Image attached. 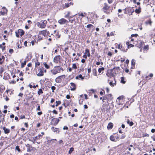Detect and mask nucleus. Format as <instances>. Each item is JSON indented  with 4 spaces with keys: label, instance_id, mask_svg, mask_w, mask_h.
I'll use <instances>...</instances> for the list:
<instances>
[{
    "label": "nucleus",
    "instance_id": "c85d7f7f",
    "mask_svg": "<svg viewBox=\"0 0 155 155\" xmlns=\"http://www.w3.org/2000/svg\"><path fill=\"white\" fill-rule=\"evenodd\" d=\"M73 3L71 2L68 3H65V6L67 7L68 8L71 5H73Z\"/></svg>",
    "mask_w": 155,
    "mask_h": 155
},
{
    "label": "nucleus",
    "instance_id": "e433bc0d",
    "mask_svg": "<svg viewBox=\"0 0 155 155\" xmlns=\"http://www.w3.org/2000/svg\"><path fill=\"white\" fill-rule=\"evenodd\" d=\"M56 104L55 105V106L57 107L58 106L59 104H60L61 103V102L60 101H56Z\"/></svg>",
    "mask_w": 155,
    "mask_h": 155
},
{
    "label": "nucleus",
    "instance_id": "cd10ccee",
    "mask_svg": "<svg viewBox=\"0 0 155 155\" xmlns=\"http://www.w3.org/2000/svg\"><path fill=\"white\" fill-rule=\"evenodd\" d=\"M144 44V42L143 41H140L138 45V47L140 48H141L143 46V45Z\"/></svg>",
    "mask_w": 155,
    "mask_h": 155
},
{
    "label": "nucleus",
    "instance_id": "603ef678",
    "mask_svg": "<svg viewBox=\"0 0 155 155\" xmlns=\"http://www.w3.org/2000/svg\"><path fill=\"white\" fill-rule=\"evenodd\" d=\"M47 23V21L46 20L43 21L41 23L43 24L44 25H46Z\"/></svg>",
    "mask_w": 155,
    "mask_h": 155
},
{
    "label": "nucleus",
    "instance_id": "6ab92c4d",
    "mask_svg": "<svg viewBox=\"0 0 155 155\" xmlns=\"http://www.w3.org/2000/svg\"><path fill=\"white\" fill-rule=\"evenodd\" d=\"M113 126V124L112 123H109L107 125V128L108 129H111Z\"/></svg>",
    "mask_w": 155,
    "mask_h": 155
},
{
    "label": "nucleus",
    "instance_id": "9b49d317",
    "mask_svg": "<svg viewBox=\"0 0 155 155\" xmlns=\"http://www.w3.org/2000/svg\"><path fill=\"white\" fill-rule=\"evenodd\" d=\"M71 86L70 87L71 91H74L76 89V86L75 84L73 82L70 83Z\"/></svg>",
    "mask_w": 155,
    "mask_h": 155
},
{
    "label": "nucleus",
    "instance_id": "473e14b6",
    "mask_svg": "<svg viewBox=\"0 0 155 155\" xmlns=\"http://www.w3.org/2000/svg\"><path fill=\"white\" fill-rule=\"evenodd\" d=\"M74 148L72 147H71L69 150V151H68V153L69 154H71L72 152L74 151Z\"/></svg>",
    "mask_w": 155,
    "mask_h": 155
},
{
    "label": "nucleus",
    "instance_id": "bf43d9fd",
    "mask_svg": "<svg viewBox=\"0 0 155 155\" xmlns=\"http://www.w3.org/2000/svg\"><path fill=\"white\" fill-rule=\"evenodd\" d=\"M109 84L111 86L113 87L114 86V84L113 83V82L111 81L110 82Z\"/></svg>",
    "mask_w": 155,
    "mask_h": 155
},
{
    "label": "nucleus",
    "instance_id": "2eb2a0df",
    "mask_svg": "<svg viewBox=\"0 0 155 155\" xmlns=\"http://www.w3.org/2000/svg\"><path fill=\"white\" fill-rule=\"evenodd\" d=\"M108 109V106L107 104H103L102 107V110H104V111H107Z\"/></svg>",
    "mask_w": 155,
    "mask_h": 155
},
{
    "label": "nucleus",
    "instance_id": "bb28decb",
    "mask_svg": "<svg viewBox=\"0 0 155 155\" xmlns=\"http://www.w3.org/2000/svg\"><path fill=\"white\" fill-rule=\"evenodd\" d=\"M104 6L103 7V8L104 10H107L109 8H108V5L106 3H104Z\"/></svg>",
    "mask_w": 155,
    "mask_h": 155
},
{
    "label": "nucleus",
    "instance_id": "79ce46f5",
    "mask_svg": "<svg viewBox=\"0 0 155 155\" xmlns=\"http://www.w3.org/2000/svg\"><path fill=\"white\" fill-rule=\"evenodd\" d=\"M27 56L26 57V58L27 59H28V61H29L30 60V59H31V57H32V56H31V57H30V58H29V54H27Z\"/></svg>",
    "mask_w": 155,
    "mask_h": 155
},
{
    "label": "nucleus",
    "instance_id": "0e129e2a",
    "mask_svg": "<svg viewBox=\"0 0 155 155\" xmlns=\"http://www.w3.org/2000/svg\"><path fill=\"white\" fill-rule=\"evenodd\" d=\"M107 55L108 56L111 57V56L112 55V53L111 52H109L108 53Z\"/></svg>",
    "mask_w": 155,
    "mask_h": 155
},
{
    "label": "nucleus",
    "instance_id": "a878e982",
    "mask_svg": "<svg viewBox=\"0 0 155 155\" xmlns=\"http://www.w3.org/2000/svg\"><path fill=\"white\" fill-rule=\"evenodd\" d=\"M28 61V60H27L26 61L25 60L24 61V62L22 63L21 64V68H23L25 66L26 64V63L27 62V61Z\"/></svg>",
    "mask_w": 155,
    "mask_h": 155
},
{
    "label": "nucleus",
    "instance_id": "c03bdc74",
    "mask_svg": "<svg viewBox=\"0 0 155 155\" xmlns=\"http://www.w3.org/2000/svg\"><path fill=\"white\" fill-rule=\"evenodd\" d=\"M78 77H79V78H81L82 80H83L84 78V77H83L82 75L81 74H80L78 75Z\"/></svg>",
    "mask_w": 155,
    "mask_h": 155
},
{
    "label": "nucleus",
    "instance_id": "2f4dec72",
    "mask_svg": "<svg viewBox=\"0 0 155 155\" xmlns=\"http://www.w3.org/2000/svg\"><path fill=\"white\" fill-rule=\"evenodd\" d=\"M43 64L45 66V67L46 69H49L50 68L49 66L45 62L44 63H43Z\"/></svg>",
    "mask_w": 155,
    "mask_h": 155
},
{
    "label": "nucleus",
    "instance_id": "393cba45",
    "mask_svg": "<svg viewBox=\"0 0 155 155\" xmlns=\"http://www.w3.org/2000/svg\"><path fill=\"white\" fill-rule=\"evenodd\" d=\"M103 101L104 102V100H107V101H109L110 98H109L108 97L107 95H106L103 97Z\"/></svg>",
    "mask_w": 155,
    "mask_h": 155
},
{
    "label": "nucleus",
    "instance_id": "4be33fe9",
    "mask_svg": "<svg viewBox=\"0 0 155 155\" xmlns=\"http://www.w3.org/2000/svg\"><path fill=\"white\" fill-rule=\"evenodd\" d=\"M145 23L146 25H149L151 26L152 25V21L151 20V19H150L149 20L146 21L145 22Z\"/></svg>",
    "mask_w": 155,
    "mask_h": 155
},
{
    "label": "nucleus",
    "instance_id": "052dcab7",
    "mask_svg": "<svg viewBox=\"0 0 155 155\" xmlns=\"http://www.w3.org/2000/svg\"><path fill=\"white\" fill-rule=\"evenodd\" d=\"M103 92H102V91H101L100 92V94L101 95H103L104 94V93H105V91L104 90H103Z\"/></svg>",
    "mask_w": 155,
    "mask_h": 155
},
{
    "label": "nucleus",
    "instance_id": "6e6552de",
    "mask_svg": "<svg viewBox=\"0 0 155 155\" xmlns=\"http://www.w3.org/2000/svg\"><path fill=\"white\" fill-rule=\"evenodd\" d=\"M40 32L44 36L48 35L49 34V32L48 31H47L46 30L41 31H40Z\"/></svg>",
    "mask_w": 155,
    "mask_h": 155
},
{
    "label": "nucleus",
    "instance_id": "1a4fd4ad",
    "mask_svg": "<svg viewBox=\"0 0 155 155\" xmlns=\"http://www.w3.org/2000/svg\"><path fill=\"white\" fill-rule=\"evenodd\" d=\"M66 22H68V21L64 18H61L58 21V22L61 25L64 24Z\"/></svg>",
    "mask_w": 155,
    "mask_h": 155
},
{
    "label": "nucleus",
    "instance_id": "dca6fc26",
    "mask_svg": "<svg viewBox=\"0 0 155 155\" xmlns=\"http://www.w3.org/2000/svg\"><path fill=\"white\" fill-rule=\"evenodd\" d=\"M37 25L39 28H44L46 27V25H44L41 23L37 22Z\"/></svg>",
    "mask_w": 155,
    "mask_h": 155
},
{
    "label": "nucleus",
    "instance_id": "5701e85b",
    "mask_svg": "<svg viewBox=\"0 0 155 155\" xmlns=\"http://www.w3.org/2000/svg\"><path fill=\"white\" fill-rule=\"evenodd\" d=\"M127 123L130 126H132L134 125V123L132 121H130L129 119H127Z\"/></svg>",
    "mask_w": 155,
    "mask_h": 155
},
{
    "label": "nucleus",
    "instance_id": "423d86ee",
    "mask_svg": "<svg viewBox=\"0 0 155 155\" xmlns=\"http://www.w3.org/2000/svg\"><path fill=\"white\" fill-rule=\"evenodd\" d=\"M26 146L27 147V152H30L32 151H34L36 149L35 147H32L29 144H27V145H26Z\"/></svg>",
    "mask_w": 155,
    "mask_h": 155
},
{
    "label": "nucleus",
    "instance_id": "ea45409f",
    "mask_svg": "<svg viewBox=\"0 0 155 155\" xmlns=\"http://www.w3.org/2000/svg\"><path fill=\"white\" fill-rule=\"evenodd\" d=\"M131 65L132 66H135V63L134 62V59H133L132 60H131Z\"/></svg>",
    "mask_w": 155,
    "mask_h": 155
},
{
    "label": "nucleus",
    "instance_id": "58836bf2",
    "mask_svg": "<svg viewBox=\"0 0 155 155\" xmlns=\"http://www.w3.org/2000/svg\"><path fill=\"white\" fill-rule=\"evenodd\" d=\"M5 88L4 86H3L2 87H0V91L2 93L3 91L5 90Z\"/></svg>",
    "mask_w": 155,
    "mask_h": 155
},
{
    "label": "nucleus",
    "instance_id": "09e8293b",
    "mask_svg": "<svg viewBox=\"0 0 155 155\" xmlns=\"http://www.w3.org/2000/svg\"><path fill=\"white\" fill-rule=\"evenodd\" d=\"M51 89L52 90V92H54V91L56 89V87L54 86H52L51 87Z\"/></svg>",
    "mask_w": 155,
    "mask_h": 155
},
{
    "label": "nucleus",
    "instance_id": "b1692460",
    "mask_svg": "<svg viewBox=\"0 0 155 155\" xmlns=\"http://www.w3.org/2000/svg\"><path fill=\"white\" fill-rule=\"evenodd\" d=\"M41 137V134H38V136L35 137L33 138V140L34 141L35 140H38L40 139V137Z\"/></svg>",
    "mask_w": 155,
    "mask_h": 155
},
{
    "label": "nucleus",
    "instance_id": "49530a36",
    "mask_svg": "<svg viewBox=\"0 0 155 155\" xmlns=\"http://www.w3.org/2000/svg\"><path fill=\"white\" fill-rule=\"evenodd\" d=\"M93 25L92 24H88L87 25V27L88 28H90L91 27H93Z\"/></svg>",
    "mask_w": 155,
    "mask_h": 155
},
{
    "label": "nucleus",
    "instance_id": "774afa93",
    "mask_svg": "<svg viewBox=\"0 0 155 155\" xmlns=\"http://www.w3.org/2000/svg\"><path fill=\"white\" fill-rule=\"evenodd\" d=\"M68 127H67V126H64L63 128V129L64 130H68Z\"/></svg>",
    "mask_w": 155,
    "mask_h": 155
},
{
    "label": "nucleus",
    "instance_id": "8fccbe9b",
    "mask_svg": "<svg viewBox=\"0 0 155 155\" xmlns=\"http://www.w3.org/2000/svg\"><path fill=\"white\" fill-rule=\"evenodd\" d=\"M70 13V12H68L67 14L66 15H65V18H68L69 16Z\"/></svg>",
    "mask_w": 155,
    "mask_h": 155
},
{
    "label": "nucleus",
    "instance_id": "864d4df0",
    "mask_svg": "<svg viewBox=\"0 0 155 155\" xmlns=\"http://www.w3.org/2000/svg\"><path fill=\"white\" fill-rule=\"evenodd\" d=\"M35 67H36L37 66H39L40 65V63L38 62V60H37V62L35 63Z\"/></svg>",
    "mask_w": 155,
    "mask_h": 155
},
{
    "label": "nucleus",
    "instance_id": "7ed1b4c3",
    "mask_svg": "<svg viewBox=\"0 0 155 155\" xmlns=\"http://www.w3.org/2000/svg\"><path fill=\"white\" fill-rule=\"evenodd\" d=\"M15 33L16 36L17 38H19V35H20L21 36L24 35L25 31L22 29H19L17 31H16Z\"/></svg>",
    "mask_w": 155,
    "mask_h": 155
},
{
    "label": "nucleus",
    "instance_id": "39448f33",
    "mask_svg": "<svg viewBox=\"0 0 155 155\" xmlns=\"http://www.w3.org/2000/svg\"><path fill=\"white\" fill-rule=\"evenodd\" d=\"M134 7H128L125 8L126 11H127V12L128 14H129V15H132V13L134 12V10L133 8Z\"/></svg>",
    "mask_w": 155,
    "mask_h": 155
},
{
    "label": "nucleus",
    "instance_id": "69168bd1",
    "mask_svg": "<svg viewBox=\"0 0 155 155\" xmlns=\"http://www.w3.org/2000/svg\"><path fill=\"white\" fill-rule=\"evenodd\" d=\"M53 113L55 114H58V112L57 111L55 110H53L52 111Z\"/></svg>",
    "mask_w": 155,
    "mask_h": 155
},
{
    "label": "nucleus",
    "instance_id": "680f3d73",
    "mask_svg": "<svg viewBox=\"0 0 155 155\" xmlns=\"http://www.w3.org/2000/svg\"><path fill=\"white\" fill-rule=\"evenodd\" d=\"M125 137V134H122V136L120 137L121 139H123Z\"/></svg>",
    "mask_w": 155,
    "mask_h": 155
},
{
    "label": "nucleus",
    "instance_id": "c9c22d12",
    "mask_svg": "<svg viewBox=\"0 0 155 155\" xmlns=\"http://www.w3.org/2000/svg\"><path fill=\"white\" fill-rule=\"evenodd\" d=\"M76 63L75 64H72V68L74 69H77V66L76 65Z\"/></svg>",
    "mask_w": 155,
    "mask_h": 155
},
{
    "label": "nucleus",
    "instance_id": "37998d69",
    "mask_svg": "<svg viewBox=\"0 0 155 155\" xmlns=\"http://www.w3.org/2000/svg\"><path fill=\"white\" fill-rule=\"evenodd\" d=\"M5 116V115H3V117L2 118V119L0 120V122H2V123H3L5 121V120H4V116Z\"/></svg>",
    "mask_w": 155,
    "mask_h": 155
},
{
    "label": "nucleus",
    "instance_id": "5fc2aeb1",
    "mask_svg": "<svg viewBox=\"0 0 155 155\" xmlns=\"http://www.w3.org/2000/svg\"><path fill=\"white\" fill-rule=\"evenodd\" d=\"M14 52V50L12 49H10L9 50V52L11 54H12Z\"/></svg>",
    "mask_w": 155,
    "mask_h": 155
},
{
    "label": "nucleus",
    "instance_id": "aec40b11",
    "mask_svg": "<svg viewBox=\"0 0 155 155\" xmlns=\"http://www.w3.org/2000/svg\"><path fill=\"white\" fill-rule=\"evenodd\" d=\"M89 52V49H86L85 50V52L84 53V55H83V57L87 59V52Z\"/></svg>",
    "mask_w": 155,
    "mask_h": 155
},
{
    "label": "nucleus",
    "instance_id": "f3484780",
    "mask_svg": "<svg viewBox=\"0 0 155 155\" xmlns=\"http://www.w3.org/2000/svg\"><path fill=\"white\" fill-rule=\"evenodd\" d=\"M52 130L54 132H56L57 133H59L60 131H59V128H55L53 127H51V128Z\"/></svg>",
    "mask_w": 155,
    "mask_h": 155
},
{
    "label": "nucleus",
    "instance_id": "338daca9",
    "mask_svg": "<svg viewBox=\"0 0 155 155\" xmlns=\"http://www.w3.org/2000/svg\"><path fill=\"white\" fill-rule=\"evenodd\" d=\"M15 120H16L17 121H18L19 120V119H18V117L16 116L15 118Z\"/></svg>",
    "mask_w": 155,
    "mask_h": 155
},
{
    "label": "nucleus",
    "instance_id": "f8f14e48",
    "mask_svg": "<svg viewBox=\"0 0 155 155\" xmlns=\"http://www.w3.org/2000/svg\"><path fill=\"white\" fill-rule=\"evenodd\" d=\"M59 120H60L59 119H58L56 118H54L52 120V121H53L54 122V123L53 124V125L54 126H55L57 125L59 121Z\"/></svg>",
    "mask_w": 155,
    "mask_h": 155
},
{
    "label": "nucleus",
    "instance_id": "20e7f679",
    "mask_svg": "<svg viewBox=\"0 0 155 155\" xmlns=\"http://www.w3.org/2000/svg\"><path fill=\"white\" fill-rule=\"evenodd\" d=\"M65 75H63L58 76L55 79V82L58 83H61L62 81V79L64 80L65 78Z\"/></svg>",
    "mask_w": 155,
    "mask_h": 155
},
{
    "label": "nucleus",
    "instance_id": "f257e3e1",
    "mask_svg": "<svg viewBox=\"0 0 155 155\" xmlns=\"http://www.w3.org/2000/svg\"><path fill=\"white\" fill-rule=\"evenodd\" d=\"M63 71V68L61 67H60L59 66H58L55 67L53 69L51 70V72L54 75H55L57 73L60 72L61 71Z\"/></svg>",
    "mask_w": 155,
    "mask_h": 155
},
{
    "label": "nucleus",
    "instance_id": "de8ad7c7",
    "mask_svg": "<svg viewBox=\"0 0 155 155\" xmlns=\"http://www.w3.org/2000/svg\"><path fill=\"white\" fill-rule=\"evenodd\" d=\"M138 36V35L137 34H132L131 35V36L132 37H137Z\"/></svg>",
    "mask_w": 155,
    "mask_h": 155
},
{
    "label": "nucleus",
    "instance_id": "9d476101",
    "mask_svg": "<svg viewBox=\"0 0 155 155\" xmlns=\"http://www.w3.org/2000/svg\"><path fill=\"white\" fill-rule=\"evenodd\" d=\"M119 67H114L113 69H111V70H108V71H110V74H111V76H114V74H116V73H115V72H114L113 71V70H114L116 68H117L118 69H119Z\"/></svg>",
    "mask_w": 155,
    "mask_h": 155
},
{
    "label": "nucleus",
    "instance_id": "72a5a7b5",
    "mask_svg": "<svg viewBox=\"0 0 155 155\" xmlns=\"http://www.w3.org/2000/svg\"><path fill=\"white\" fill-rule=\"evenodd\" d=\"M43 92L41 89H40L38 92V95H40L41 94L43 93Z\"/></svg>",
    "mask_w": 155,
    "mask_h": 155
},
{
    "label": "nucleus",
    "instance_id": "4c0bfd02",
    "mask_svg": "<svg viewBox=\"0 0 155 155\" xmlns=\"http://www.w3.org/2000/svg\"><path fill=\"white\" fill-rule=\"evenodd\" d=\"M7 12L5 11H4V12L1 11L0 12V13L1 15H4L6 13H7Z\"/></svg>",
    "mask_w": 155,
    "mask_h": 155
},
{
    "label": "nucleus",
    "instance_id": "3c124183",
    "mask_svg": "<svg viewBox=\"0 0 155 155\" xmlns=\"http://www.w3.org/2000/svg\"><path fill=\"white\" fill-rule=\"evenodd\" d=\"M149 48V46L148 45H145V46L144 47V48H143V49L145 50H146V49H148Z\"/></svg>",
    "mask_w": 155,
    "mask_h": 155
},
{
    "label": "nucleus",
    "instance_id": "a19ab883",
    "mask_svg": "<svg viewBox=\"0 0 155 155\" xmlns=\"http://www.w3.org/2000/svg\"><path fill=\"white\" fill-rule=\"evenodd\" d=\"M15 150H17L18 152L21 151V150L19 148V147L18 146H17L15 147Z\"/></svg>",
    "mask_w": 155,
    "mask_h": 155
},
{
    "label": "nucleus",
    "instance_id": "4468645a",
    "mask_svg": "<svg viewBox=\"0 0 155 155\" xmlns=\"http://www.w3.org/2000/svg\"><path fill=\"white\" fill-rule=\"evenodd\" d=\"M118 48L120 49L121 51H123V52H126L127 50V49L125 50V49L124 48H123L122 46L120 45V44H119L118 45Z\"/></svg>",
    "mask_w": 155,
    "mask_h": 155
},
{
    "label": "nucleus",
    "instance_id": "a18cd8bd",
    "mask_svg": "<svg viewBox=\"0 0 155 155\" xmlns=\"http://www.w3.org/2000/svg\"><path fill=\"white\" fill-rule=\"evenodd\" d=\"M135 11L137 14H139L141 12V11H140L139 9H136L135 10Z\"/></svg>",
    "mask_w": 155,
    "mask_h": 155
},
{
    "label": "nucleus",
    "instance_id": "ddd939ff",
    "mask_svg": "<svg viewBox=\"0 0 155 155\" xmlns=\"http://www.w3.org/2000/svg\"><path fill=\"white\" fill-rule=\"evenodd\" d=\"M10 78L9 74L5 72L4 73V76L3 77V79L7 80L8 79Z\"/></svg>",
    "mask_w": 155,
    "mask_h": 155
},
{
    "label": "nucleus",
    "instance_id": "f704fd0d",
    "mask_svg": "<svg viewBox=\"0 0 155 155\" xmlns=\"http://www.w3.org/2000/svg\"><path fill=\"white\" fill-rule=\"evenodd\" d=\"M104 68L103 67L100 68L98 69V71L100 73H101L102 71H104Z\"/></svg>",
    "mask_w": 155,
    "mask_h": 155
},
{
    "label": "nucleus",
    "instance_id": "13d9d810",
    "mask_svg": "<svg viewBox=\"0 0 155 155\" xmlns=\"http://www.w3.org/2000/svg\"><path fill=\"white\" fill-rule=\"evenodd\" d=\"M134 46V45H133L130 44L129 45H128V48H129L130 47H133Z\"/></svg>",
    "mask_w": 155,
    "mask_h": 155
},
{
    "label": "nucleus",
    "instance_id": "a211bd4d",
    "mask_svg": "<svg viewBox=\"0 0 155 155\" xmlns=\"http://www.w3.org/2000/svg\"><path fill=\"white\" fill-rule=\"evenodd\" d=\"M3 129L4 130V133L5 134H8L10 132V129L6 128L5 127H4Z\"/></svg>",
    "mask_w": 155,
    "mask_h": 155
},
{
    "label": "nucleus",
    "instance_id": "7c9ffc66",
    "mask_svg": "<svg viewBox=\"0 0 155 155\" xmlns=\"http://www.w3.org/2000/svg\"><path fill=\"white\" fill-rule=\"evenodd\" d=\"M93 74L95 76H97V71L96 69H94L93 70Z\"/></svg>",
    "mask_w": 155,
    "mask_h": 155
},
{
    "label": "nucleus",
    "instance_id": "412c9836",
    "mask_svg": "<svg viewBox=\"0 0 155 155\" xmlns=\"http://www.w3.org/2000/svg\"><path fill=\"white\" fill-rule=\"evenodd\" d=\"M44 75V71L43 70H40L39 72L37 74L38 76H41Z\"/></svg>",
    "mask_w": 155,
    "mask_h": 155
},
{
    "label": "nucleus",
    "instance_id": "0eeeda50",
    "mask_svg": "<svg viewBox=\"0 0 155 155\" xmlns=\"http://www.w3.org/2000/svg\"><path fill=\"white\" fill-rule=\"evenodd\" d=\"M61 57L60 55H57L53 59V61L55 63H58L59 62H60Z\"/></svg>",
    "mask_w": 155,
    "mask_h": 155
},
{
    "label": "nucleus",
    "instance_id": "4d7b16f0",
    "mask_svg": "<svg viewBox=\"0 0 155 155\" xmlns=\"http://www.w3.org/2000/svg\"><path fill=\"white\" fill-rule=\"evenodd\" d=\"M48 140L47 142L46 143L47 144H49V145H51V140Z\"/></svg>",
    "mask_w": 155,
    "mask_h": 155
},
{
    "label": "nucleus",
    "instance_id": "6e6d98bb",
    "mask_svg": "<svg viewBox=\"0 0 155 155\" xmlns=\"http://www.w3.org/2000/svg\"><path fill=\"white\" fill-rule=\"evenodd\" d=\"M107 95L108 97L109 98H110V100L111 99H112V95L111 94H108Z\"/></svg>",
    "mask_w": 155,
    "mask_h": 155
},
{
    "label": "nucleus",
    "instance_id": "f03ea898",
    "mask_svg": "<svg viewBox=\"0 0 155 155\" xmlns=\"http://www.w3.org/2000/svg\"><path fill=\"white\" fill-rule=\"evenodd\" d=\"M119 137L116 134L111 135L110 137V140L113 141H116L119 140Z\"/></svg>",
    "mask_w": 155,
    "mask_h": 155
},
{
    "label": "nucleus",
    "instance_id": "e2e57ef3",
    "mask_svg": "<svg viewBox=\"0 0 155 155\" xmlns=\"http://www.w3.org/2000/svg\"><path fill=\"white\" fill-rule=\"evenodd\" d=\"M25 118V117L24 115H21L20 117V118L21 119Z\"/></svg>",
    "mask_w": 155,
    "mask_h": 155
},
{
    "label": "nucleus",
    "instance_id": "c756f323",
    "mask_svg": "<svg viewBox=\"0 0 155 155\" xmlns=\"http://www.w3.org/2000/svg\"><path fill=\"white\" fill-rule=\"evenodd\" d=\"M121 83L123 84H125L126 82L125 81H124V77H121Z\"/></svg>",
    "mask_w": 155,
    "mask_h": 155
}]
</instances>
